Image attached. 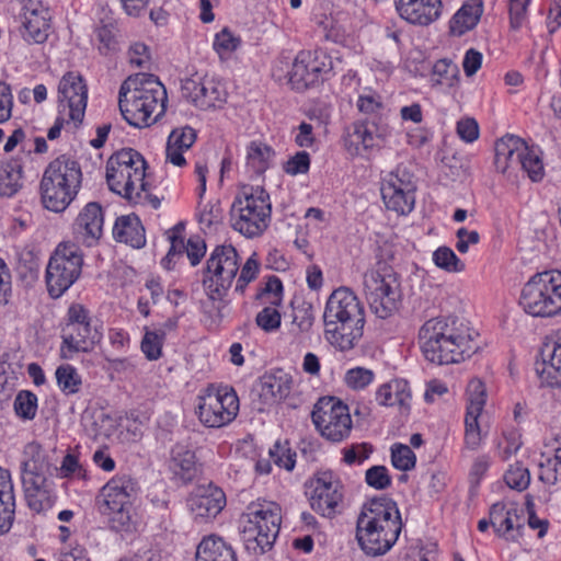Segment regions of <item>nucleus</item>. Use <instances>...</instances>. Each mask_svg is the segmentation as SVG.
<instances>
[{
  "mask_svg": "<svg viewBox=\"0 0 561 561\" xmlns=\"http://www.w3.org/2000/svg\"><path fill=\"white\" fill-rule=\"evenodd\" d=\"M482 12L483 3L481 0H468L450 20V32L457 36L463 35L478 24Z\"/></svg>",
  "mask_w": 561,
  "mask_h": 561,
  "instance_id": "37998d69",
  "label": "nucleus"
},
{
  "mask_svg": "<svg viewBox=\"0 0 561 561\" xmlns=\"http://www.w3.org/2000/svg\"><path fill=\"white\" fill-rule=\"evenodd\" d=\"M400 283H367V301L380 319L391 317L401 302Z\"/></svg>",
  "mask_w": 561,
  "mask_h": 561,
  "instance_id": "b1692460",
  "label": "nucleus"
},
{
  "mask_svg": "<svg viewBox=\"0 0 561 561\" xmlns=\"http://www.w3.org/2000/svg\"><path fill=\"white\" fill-rule=\"evenodd\" d=\"M239 271L238 253L231 245H217L206 261L204 279L233 280Z\"/></svg>",
  "mask_w": 561,
  "mask_h": 561,
  "instance_id": "bb28decb",
  "label": "nucleus"
},
{
  "mask_svg": "<svg viewBox=\"0 0 561 561\" xmlns=\"http://www.w3.org/2000/svg\"><path fill=\"white\" fill-rule=\"evenodd\" d=\"M82 172L80 164L60 156L48 163L39 184L43 206L55 213L65 211L77 197L81 187Z\"/></svg>",
  "mask_w": 561,
  "mask_h": 561,
  "instance_id": "423d86ee",
  "label": "nucleus"
},
{
  "mask_svg": "<svg viewBox=\"0 0 561 561\" xmlns=\"http://www.w3.org/2000/svg\"><path fill=\"white\" fill-rule=\"evenodd\" d=\"M241 41L234 36L228 28H224L216 34L214 48L221 58L230 56L240 45Z\"/></svg>",
  "mask_w": 561,
  "mask_h": 561,
  "instance_id": "13d9d810",
  "label": "nucleus"
},
{
  "mask_svg": "<svg viewBox=\"0 0 561 561\" xmlns=\"http://www.w3.org/2000/svg\"><path fill=\"white\" fill-rule=\"evenodd\" d=\"M196 141V131L190 126L174 128L168 137L165 148L167 162L175 167L186 164L184 152H186Z\"/></svg>",
  "mask_w": 561,
  "mask_h": 561,
  "instance_id": "e433bc0d",
  "label": "nucleus"
},
{
  "mask_svg": "<svg viewBox=\"0 0 561 561\" xmlns=\"http://www.w3.org/2000/svg\"><path fill=\"white\" fill-rule=\"evenodd\" d=\"M182 95L199 110L220 108L227 101L225 84L215 77H192L182 81Z\"/></svg>",
  "mask_w": 561,
  "mask_h": 561,
  "instance_id": "dca6fc26",
  "label": "nucleus"
},
{
  "mask_svg": "<svg viewBox=\"0 0 561 561\" xmlns=\"http://www.w3.org/2000/svg\"><path fill=\"white\" fill-rule=\"evenodd\" d=\"M225 492L214 484L199 485L187 499V506L195 520L215 518L226 506Z\"/></svg>",
  "mask_w": 561,
  "mask_h": 561,
  "instance_id": "6ab92c4d",
  "label": "nucleus"
},
{
  "mask_svg": "<svg viewBox=\"0 0 561 561\" xmlns=\"http://www.w3.org/2000/svg\"><path fill=\"white\" fill-rule=\"evenodd\" d=\"M57 561H91L88 550L78 542H69L60 548Z\"/></svg>",
  "mask_w": 561,
  "mask_h": 561,
  "instance_id": "338daca9",
  "label": "nucleus"
},
{
  "mask_svg": "<svg viewBox=\"0 0 561 561\" xmlns=\"http://www.w3.org/2000/svg\"><path fill=\"white\" fill-rule=\"evenodd\" d=\"M164 332L146 331L141 341V352L148 360H157L162 355Z\"/></svg>",
  "mask_w": 561,
  "mask_h": 561,
  "instance_id": "6e6d98bb",
  "label": "nucleus"
},
{
  "mask_svg": "<svg viewBox=\"0 0 561 561\" xmlns=\"http://www.w3.org/2000/svg\"><path fill=\"white\" fill-rule=\"evenodd\" d=\"M82 264V254L75 245L60 244L48 262L46 280H77Z\"/></svg>",
  "mask_w": 561,
  "mask_h": 561,
  "instance_id": "aec40b11",
  "label": "nucleus"
},
{
  "mask_svg": "<svg viewBox=\"0 0 561 561\" xmlns=\"http://www.w3.org/2000/svg\"><path fill=\"white\" fill-rule=\"evenodd\" d=\"M47 472L21 473L27 505L36 513L48 511L56 501L54 486L47 478Z\"/></svg>",
  "mask_w": 561,
  "mask_h": 561,
  "instance_id": "412c9836",
  "label": "nucleus"
},
{
  "mask_svg": "<svg viewBox=\"0 0 561 561\" xmlns=\"http://www.w3.org/2000/svg\"><path fill=\"white\" fill-rule=\"evenodd\" d=\"M311 420L320 435L332 443L346 439L353 427L347 404L336 397H322L313 405Z\"/></svg>",
  "mask_w": 561,
  "mask_h": 561,
  "instance_id": "9d476101",
  "label": "nucleus"
},
{
  "mask_svg": "<svg viewBox=\"0 0 561 561\" xmlns=\"http://www.w3.org/2000/svg\"><path fill=\"white\" fill-rule=\"evenodd\" d=\"M146 161L131 148L122 149L110 157L106 163V181L112 192L134 204L160 206V199L152 195L146 181Z\"/></svg>",
  "mask_w": 561,
  "mask_h": 561,
  "instance_id": "20e7f679",
  "label": "nucleus"
},
{
  "mask_svg": "<svg viewBox=\"0 0 561 561\" xmlns=\"http://www.w3.org/2000/svg\"><path fill=\"white\" fill-rule=\"evenodd\" d=\"M494 453L502 460H508L522 447V436L516 428L504 430L494 442Z\"/></svg>",
  "mask_w": 561,
  "mask_h": 561,
  "instance_id": "de8ad7c7",
  "label": "nucleus"
},
{
  "mask_svg": "<svg viewBox=\"0 0 561 561\" xmlns=\"http://www.w3.org/2000/svg\"><path fill=\"white\" fill-rule=\"evenodd\" d=\"M95 342V334L92 333L91 325H75L72 329L65 327L60 356L71 359L76 353L91 351Z\"/></svg>",
  "mask_w": 561,
  "mask_h": 561,
  "instance_id": "c9c22d12",
  "label": "nucleus"
},
{
  "mask_svg": "<svg viewBox=\"0 0 561 561\" xmlns=\"http://www.w3.org/2000/svg\"><path fill=\"white\" fill-rule=\"evenodd\" d=\"M138 492L137 482L127 474H115L101 488L98 508L112 530L128 533L133 529Z\"/></svg>",
  "mask_w": 561,
  "mask_h": 561,
  "instance_id": "39448f33",
  "label": "nucleus"
},
{
  "mask_svg": "<svg viewBox=\"0 0 561 561\" xmlns=\"http://www.w3.org/2000/svg\"><path fill=\"white\" fill-rule=\"evenodd\" d=\"M268 454L274 463L279 468H284L287 471L294 469L296 460L289 448L276 443L273 448L270 449Z\"/></svg>",
  "mask_w": 561,
  "mask_h": 561,
  "instance_id": "69168bd1",
  "label": "nucleus"
},
{
  "mask_svg": "<svg viewBox=\"0 0 561 561\" xmlns=\"http://www.w3.org/2000/svg\"><path fill=\"white\" fill-rule=\"evenodd\" d=\"M375 377L371 369L356 366L345 371L343 383L351 390L363 391L374 382Z\"/></svg>",
  "mask_w": 561,
  "mask_h": 561,
  "instance_id": "8fccbe9b",
  "label": "nucleus"
},
{
  "mask_svg": "<svg viewBox=\"0 0 561 561\" xmlns=\"http://www.w3.org/2000/svg\"><path fill=\"white\" fill-rule=\"evenodd\" d=\"M519 170L526 172L533 182L542 180L545 174L543 163L536 148L527 147V154H524Z\"/></svg>",
  "mask_w": 561,
  "mask_h": 561,
  "instance_id": "864d4df0",
  "label": "nucleus"
},
{
  "mask_svg": "<svg viewBox=\"0 0 561 561\" xmlns=\"http://www.w3.org/2000/svg\"><path fill=\"white\" fill-rule=\"evenodd\" d=\"M381 197L386 207L399 215L410 214L415 204L416 185L413 174L403 165L388 172L381 181Z\"/></svg>",
  "mask_w": 561,
  "mask_h": 561,
  "instance_id": "f8f14e48",
  "label": "nucleus"
},
{
  "mask_svg": "<svg viewBox=\"0 0 561 561\" xmlns=\"http://www.w3.org/2000/svg\"><path fill=\"white\" fill-rule=\"evenodd\" d=\"M224 210L218 199L208 202L199 208L198 222L204 231L211 232L222 222Z\"/></svg>",
  "mask_w": 561,
  "mask_h": 561,
  "instance_id": "603ef678",
  "label": "nucleus"
},
{
  "mask_svg": "<svg viewBox=\"0 0 561 561\" xmlns=\"http://www.w3.org/2000/svg\"><path fill=\"white\" fill-rule=\"evenodd\" d=\"M401 19L417 26H427L439 19L442 0H394Z\"/></svg>",
  "mask_w": 561,
  "mask_h": 561,
  "instance_id": "a878e982",
  "label": "nucleus"
},
{
  "mask_svg": "<svg viewBox=\"0 0 561 561\" xmlns=\"http://www.w3.org/2000/svg\"><path fill=\"white\" fill-rule=\"evenodd\" d=\"M171 247L162 259L161 264L164 268L171 270V265L176 260L186 257L192 266L197 265L206 254V243L199 237L188 238L186 241L173 233L169 236Z\"/></svg>",
  "mask_w": 561,
  "mask_h": 561,
  "instance_id": "c756f323",
  "label": "nucleus"
},
{
  "mask_svg": "<svg viewBox=\"0 0 561 561\" xmlns=\"http://www.w3.org/2000/svg\"><path fill=\"white\" fill-rule=\"evenodd\" d=\"M15 496L11 472L0 466V534L8 533L14 519Z\"/></svg>",
  "mask_w": 561,
  "mask_h": 561,
  "instance_id": "58836bf2",
  "label": "nucleus"
},
{
  "mask_svg": "<svg viewBox=\"0 0 561 561\" xmlns=\"http://www.w3.org/2000/svg\"><path fill=\"white\" fill-rule=\"evenodd\" d=\"M167 90L153 75L128 77L119 88L118 105L125 121L142 128L156 123L167 108Z\"/></svg>",
  "mask_w": 561,
  "mask_h": 561,
  "instance_id": "7ed1b4c3",
  "label": "nucleus"
},
{
  "mask_svg": "<svg viewBox=\"0 0 561 561\" xmlns=\"http://www.w3.org/2000/svg\"><path fill=\"white\" fill-rule=\"evenodd\" d=\"M271 213L270 195L264 188L243 186L230 208L231 227L247 238L257 237L268 227Z\"/></svg>",
  "mask_w": 561,
  "mask_h": 561,
  "instance_id": "6e6552de",
  "label": "nucleus"
},
{
  "mask_svg": "<svg viewBox=\"0 0 561 561\" xmlns=\"http://www.w3.org/2000/svg\"><path fill=\"white\" fill-rule=\"evenodd\" d=\"M478 333L455 316L427 320L419 331V345L426 360L436 365L459 364L479 350Z\"/></svg>",
  "mask_w": 561,
  "mask_h": 561,
  "instance_id": "f257e3e1",
  "label": "nucleus"
},
{
  "mask_svg": "<svg viewBox=\"0 0 561 561\" xmlns=\"http://www.w3.org/2000/svg\"><path fill=\"white\" fill-rule=\"evenodd\" d=\"M310 507L325 518H333L341 513L344 501V486L332 471L314 473L306 484Z\"/></svg>",
  "mask_w": 561,
  "mask_h": 561,
  "instance_id": "9b49d317",
  "label": "nucleus"
},
{
  "mask_svg": "<svg viewBox=\"0 0 561 561\" xmlns=\"http://www.w3.org/2000/svg\"><path fill=\"white\" fill-rule=\"evenodd\" d=\"M168 467L175 481L191 482L197 474V460L193 447L185 442L175 444L171 449Z\"/></svg>",
  "mask_w": 561,
  "mask_h": 561,
  "instance_id": "2f4dec72",
  "label": "nucleus"
},
{
  "mask_svg": "<svg viewBox=\"0 0 561 561\" xmlns=\"http://www.w3.org/2000/svg\"><path fill=\"white\" fill-rule=\"evenodd\" d=\"M283 283H265L259 298L271 306L263 308L255 318L257 327L266 333L276 332L280 328L282 316L277 307L283 301Z\"/></svg>",
  "mask_w": 561,
  "mask_h": 561,
  "instance_id": "c85d7f7f",
  "label": "nucleus"
},
{
  "mask_svg": "<svg viewBox=\"0 0 561 561\" xmlns=\"http://www.w3.org/2000/svg\"><path fill=\"white\" fill-rule=\"evenodd\" d=\"M434 262L438 267L447 271H461L463 264L459 261L453 250L446 247L438 248L434 252Z\"/></svg>",
  "mask_w": 561,
  "mask_h": 561,
  "instance_id": "052dcab7",
  "label": "nucleus"
},
{
  "mask_svg": "<svg viewBox=\"0 0 561 561\" xmlns=\"http://www.w3.org/2000/svg\"><path fill=\"white\" fill-rule=\"evenodd\" d=\"M57 385L65 394H75L79 391L82 383L81 376L78 370L69 365H60L55 373Z\"/></svg>",
  "mask_w": 561,
  "mask_h": 561,
  "instance_id": "09e8293b",
  "label": "nucleus"
},
{
  "mask_svg": "<svg viewBox=\"0 0 561 561\" xmlns=\"http://www.w3.org/2000/svg\"><path fill=\"white\" fill-rule=\"evenodd\" d=\"M535 370L541 383L548 387L561 386V343H543L535 363Z\"/></svg>",
  "mask_w": 561,
  "mask_h": 561,
  "instance_id": "cd10ccee",
  "label": "nucleus"
},
{
  "mask_svg": "<svg viewBox=\"0 0 561 561\" xmlns=\"http://www.w3.org/2000/svg\"><path fill=\"white\" fill-rule=\"evenodd\" d=\"M275 152L267 144L253 140L247 146V168L254 174L264 173L273 163Z\"/></svg>",
  "mask_w": 561,
  "mask_h": 561,
  "instance_id": "c03bdc74",
  "label": "nucleus"
},
{
  "mask_svg": "<svg viewBox=\"0 0 561 561\" xmlns=\"http://www.w3.org/2000/svg\"><path fill=\"white\" fill-rule=\"evenodd\" d=\"M366 482L376 490H383L391 483L389 471L383 466H374L366 471Z\"/></svg>",
  "mask_w": 561,
  "mask_h": 561,
  "instance_id": "e2e57ef3",
  "label": "nucleus"
},
{
  "mask_svg": "<svg viewBox=\"0 0 561 561\" xmlns=\"http://www.w3.org/2000/svg\"><path fill=\"white\" fill-rule=\"evenodd\" d=\"M113 237L118 242L141 248L146 243L145 229L135 215L122 216L116 219L113 227Z\"/></svg>",
  "mask_w": 561,
  "mask_h": 561,
  "instance_id": "79ce46f5",
  "label": "nucleus"
},
{
  "mask_svg": "<svg viewBox=\"0 0 561 561\" xmlns=\"http://www.w3.org/2000/svg\"><path fill=\"white\" fill-rule=\"evenodd\" d=\"M313 313L310 307L299 306L294 308L291 331L294 333H306L312 328Z\"/></svg>",
  "mask_w": 561,
  "mask_h": 561,
  "instance_id": "bf43d9fd",
  "label": "nucleus"
},
{
  "mask_svg": "<svg viewBox=\"0 0 561 561\" xmlns=\"http://www.w3.org/2000/svg\"><path fill=\"white\" fill-rule=\"evenodd\" d=\"M530 0H508L511 26L519 28L527 19V8Z\"/></svg>",
  "mask_w": 561,
  "mask_h": 561,
  "instance_id": "774afa93",
  "label": "nucleus"
},
{
  "mask_svg": "<svg viewBox=\"0 0 561 561\" xmlns=\"http://www.w3.org/2000/svg\"><path fill=\"white\" fill-rule=\"evenodd\" d=\"M322 67L310 53L300 51L288 73L289 82L296 90H305L318 82Z\"/></svg>",
  "mask_w": 561,
  "mask_h": 561,
  "instance_id": "72a5a7b5",
  "label": "nucleus"
},
{
  "mask_svg": "<svg viewBox=\"0 0 561 561\" xmlns=\"http://www.w3.org/2000/svg\"><path fill=\"white\" fill-rule=\"evenodd\" d=\"M504 481L508 488L524 491L530 483V472L520 462L511 465L504 473Z\"/></svg>",
  "mask_w": 561,
  "mask_h": 561,
  "instance_id": "5fc2aeb1",
  "label": "nucleus"
},
{
  "mask_svg": "<svg viewBox=\"0 0 561 561\" xmlns=\"http://www.w3.org/2000/svg\"><path fill=\"white\" fill-rule=\"evenodd\" d=\"M60 474L65 478L85 479L87 471L77 456L67 454L60 465Z\"/></svg>",
  "mask_w": 561,
  "mask_h": 561,
  "instance_id": "0e129e2a",
  "label": "nucleus"
},
{
  "mask_svg": "<svg viewBox=\"0 0 561 561\" xmlns=\"http://www.w3.org/2000/svg\"><path fill=\"white\" fill-rule=\"evenodd\" d=\"M282 524V508L272 501L250 503L240 517V531L245 549L262 554L274 545Z\"/></svg>",
  "mask_w": 561,
  "mask_h": 561,
  "instance_id": "0eeeda50",
  "label": "nucleus"
},
{
  "mask_svg": "<svg viewBox=\"0 0 561 561\" xmlns=\"http://www.w3.org/2000/svg\"><path fill=\"white\" fill-rule=\"evenodd\" d=\"M518 505L514 502H499L490 510V523L501 536H508L520 525Z\"/></svg>",
  "mask_w": 561,
  "mask_h": 561,
  "instance_id": "4c0bfd02",
  "label": "nucleus"
},
{
  "mask_svg": "<svg viewBox=\"0 0 561 561\" xmlns=\"http://www.w3.org/2000/svg\"><path fill=\"white\" fill-rule=\"evenodd\" d=\"M391 462L396 469L409 471L414 468L416 456L408 445L394 444L391 447Z\"/></svg>",
  "mask_w": 561,
  "mask_h": 561,
  "instance_id": "4d7b16f0",
  "label": "nucleus"
},
{
  "mask_svg": "<svg viewBox=\"0 0 561 561\" xmlns=\"http://www.w3.org/2000/svg\"><path fill=\"white\" fill-rule=\"evenodd\" d=\"M486 402L485 386L480 379H472L467 386V407L465 415V444L471 449H478L485 436L484 405Z\"/></svg>",
  "mask_w": 561,
  "mask_h": 561,
  "instance_id": "4468645a",
  "label": "nucleus"
},
{
  "mask_svg": "<svg viewBox=\"0 0 561 561\" xmlns=\"http://www.w3.org/2000/svg\"><path fill=\"white\" fill-rule=\"evenodd\" d=\"M195 561H237L232 547L217 535L205 536L196 548Z\"/></svg>",
  "mask_w": 561,
  "mask_h": 561,
  "instance_id": "ea45409f",
  "label": "nucleus"
},
{
  "mask_svg": "<svg viewBox=\"0 0 561 561\" xmlns=\"http://www.w3.org/2000/svg\"><path fill=\"white\" fill-rule=\"evenodd\" d=\"M375 399L381 407L398 408L405 412L411 407L412 391L405 379L394 378L378 386Z\"/></svg>",
  "mask_w": 561,
  "mask_h": 561,
  "instance_id": "473e14b6",
  "label": "nucleus"
},
{
  "mask_svg": "<svg viewBox=\"0 0 561 561\" xmlns=\"http://www.w3.org/2000/svg\"><path fill=\"white\" fill-rule=\"evenodd\" d=\"M22 36L28 43H43L48 36L50 14L39 1L27 0L22 8Z\"/></svg>",
  "mask_w": 561,
  "mask_h": 561,
  "instance_id": "5701e85b",
  "label": "nucleus"
},
{
  "mask_svg": "<svg viewBox=\"0 0 561 561\" xmlns=\"http://www.w3.org/2000/svg\"><path fill=\"white\" fill-rule=\"evenodd\" d=\"M539 480L549 486L561 481V439L547 445L541 453Z\"/></svg>",
  "mask_w": 561,
  "mask_h": 561,
  "instance_id": "a19ab883",
  "label": "nucleus"
},
{
  "mask_svg": "<svg viewBox=\"0 0 561 561\" xmlns=\"http://www.w3.org/2000/svg\"><path fill=\"white\" fill-rule=\"evenodd\" d=\"M104 214L101 205L88 203L78 214L72 229L75 239L87 247L95 245L103 234Z\"/></svg>",
  "mask_w": 561,
  "mask_h": 561,
  "instance_id": "4be33fe9",
  "label": "nucleus"
},
{
  "mask_svg": "<svg viewBox=\"0 0 561 561\" xmlns=\"http://www.w3.org/2000/svg\"><path fill=\"white\" fill-rule=\"evenodd\" d=\"M527 144L514 135H505L495 142L494 164L499 172L508 176L519 170L524 154H527Z\"/></svg>",
  "mask_w": 561,
  "mask_h": 561,
  "instance_id": "393cba45",
  "label": "nucleus"
},
{
  "mask_svg": "<svg viewBox=\"0 0 561 561\" xmlns=\"http://www.w3.org/2000/svg\"><path fill=\"white\" fill-rule=\"evenodd\" d=\"M291 377L285 373L264 376L259 389L262 403L260 409H267L285 400L291 391Z\"/></svg>",
  "mask_w": 561,
  "mask_h": 561,
  "instance_id": "f704fd0d",
  "label": "nucleus"
},
{
  "mask_svg": "<svg viewBox=\"0 0 561 561\" xmlns=\"http://www.w3.org/2000/svg\"><path fill=\"white\" fill-rule=\"evenodd\" d=\"M88 103V87L76 71L65 73L58 84V111L67 114L73 127L82 123Z\"/></svg>",
  "mask_w": 561,
  "mask_h": 561,
  "instance_id": "2eb2a0df",
  "label": "nucleus"
},
{
  "mask_svg": "<svg viewBox=\"0 0 561 561\" xmlns=\"http://www.w3.org/2000/svg\"><path fill=\"white\" fill-rule=\"evenodd\" d=\"M324 319H365L364 309L356 296L347 288L335 289L328 299Z\"/></svg>",
  "mask_w": 561,
  "mask_h": 561,
  "instance_id": "7c9ffc66",
  "label": "nucleus"
},
{
  "mask_svg": "<svg viewBox=\"0 0 561 561\" xmlns=\"http://www.w3.org/2000/svg\"><path fill=\"white\" fill-rule=\"evenodd\" d=\"M22 165L19 160L12 159L0 164V195L11 197L22 187Z\"/></svg>",
  "mask_w": 561,
  "mask_h": 561,
  "instance_id": "a18cd8bd",
  "label": "nucleus"
},
{
  "mask_svg": "<svg viewBox=\"0 0 561 561\" xmlns=\"http://www.w3.org/2000/svg\"><path fill=\"white\" fill-rule=\"evenodd\" d=\"M389 135L388 124L380 119L356 122L344 136V147L351 156H363L379 148Z\"/></svg>",
  "mask_w": 561,
  "mask_h": 561,
  "instance_id": "f3484780",
  "label": "nucleus"
},
{
  "mask_svg": "<svg viewBox=\"0 0 561 561\" xmlns=\"http://www.w3.org/2000/svg\"><path fill=\"white\" fill-rule=\"evenodd\" d=\"M433 73L437 77L436 81L439 84L451 85L458 73V67L453 61L440 59L435 62Z\"/></svg>",
  "mask_w": 561,
  "mask_h": 561,
  "instance_id": "680f3d73",
  "label": "nucleus"
},
{
  "mask_svg": "<svg viewBox=\"0 0 561 561\" xmlns=\"http://www.w3.org/2000/svg\"><path fill=\"white\" fill-rule=\"evenodd\" d=\"M48 471L46 454L37 443H28L23 449L21 473H35Z\"/></svg>",
  "mask_w": 561,
  "mask_h": 561,
  "instance_id": "49530a36",
  "label": "nucleus"
},
{
  "mask_svg": "<svg viewBox=\"0 0 561 561\" xmlns=\"http://www.w3.org/2000/svg\"><path fill=\"white\" fill-rule=\"evenodd\" d=\"M239 398L227 386L209 385L196 397L195 414L207 428H221L230 424L238 415Z\"/></svg>",
  "mask_w": 561,
  "mask_h": 561,
  "instance_id": "1a4fd4ad",
  "label": "nucleus"
},
{
  "mask_svg": "<svg viewBox=\"0 0 561 561\" xmlns=\"http://www.w3.org/2000/svg\"><path fill=\"white\" fill-rule=\"evenodd\" d=\"M37 408L38 399L31 391L21 390L14 398V412L23 421H32L36 416Z\"/></svg>",
  "mask_w": 561,
  "mask_h": 561,
  "instance_id": "3c124183",
  "label": "nucleus"
},
{
  "mask_svg": "<svg viewBox=\"0 0 561 561\" xmlns=\"http://www.w3.org/2000/svg\"><path fill=\"white\" fill-rule=\"evenodd\" d=\"M365 319H324V339L339 352L353 350L364 333Z\"/></svg>",
  "mask_w": 561,
  "mask_h": 561,
  "instance_id": "a211bd4d",
  "label": "nucleus"
},
{
  "mask_svg": "<svg viewBox=\"0 0 561 561\" xmlns=\"http://www.w3.org/2000/svg\"><path fill=\"white\" fill-rule=\"evenodd\" d=\"M518 304L533 317L557 316L561 313V283H524Z\"/></svg>",
  "mask_w": 561,
  "mask_h": 561,
  "instance_id": "ddd939ff",
  "label": "nucleus"
},
{
  "mask_svg": "<svg viewBox=\"0 0 561 561\" xmlns=\"http://www.w3.org/2000/svg\"><path fill=\"white\" fill-rule=\"evenodd\" d=\"M402 528L397 504L387 497H376L363 504L356 518L355 539L364 554L381 557L396 545Z\"/></svg>",
  "mask_w": 561,
  "mask_h": 561,
  "instance_id": "f03ea898",
  "label": "nucleus"
}]
</instances>
